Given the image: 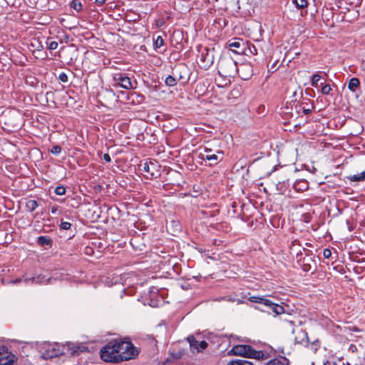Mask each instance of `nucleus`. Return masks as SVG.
<instances>
[{
	"mask_svg": "<svg viewBox=\"0 0 365 365\" xmlns=\"http://www.w3.org/2000/svg\"><path fill=\"white\" fill-rule=\"evenodd\" d=\"M134 349L129 341L112 340L101 349L100 354L103 361L118 363L132 359Z\"/></svg>",
	"mask_w": 365,
	"mask_h": 365,
	"instance_id": "obj_1",
	"label": "nucleus"
},
{
	"mask_svg": "<svg viewBox=\"0 0 365 365\" xmlns=\"http://www.w3.org/2000/svg\"><path fill=\"white\" fill-rule=\"evenodd\" d=\"M217 68L219 74L222 77L227 78L228 83H230V78H234L237 73V63L230 56L221 57ZM225 85H227V83Z\"/></svg>",
	"mask_w": 365,
	"mask_h": 365,
	"instance_id": "obj_2",
	"label": "nucleus"
},
{
	"mask_svg": "<svg viewBox=\"0 0 365 365\" xmlns=\"http://www.w3.org/2000/svg\"><path fill=\"white\" fill-rule=\"evenodd\" d=\"M230 352L233 355L256 359H259L263 356V353L261 351H256L251 346L245 344L234 346Z\"/></svg>",
	"mask_w": 365,
	"mask_h": 365,
	"instance_id": "obj_3",
	"label": "nucleus"
},
{
	"mask_svg": "<svg viewBox=\"0 0 365 365\" xmlns=\"http://www.w3.org/2000/svg\"><path fill=\"white\" fill-rule=\"evenodd\" d=\"M87 348L83 344H75L72 342H66L62 346V350H57L55 356L63 354H71L72 356H77L80 353L85 351Z\"/></svg>",
	"mask_w": 365,
	"mask_h": 365,
	"instance_id": "obj_4",
	"label": "nucleus"
},
{
	"mask_svg": "<svg viewBox=\"0 0 365 365\" xmlns=\"http://www.w3.org/2000/svg\"><path fill=\"white\" fill-rule=\"evenodd\" d=\"M199 63L202 68H208L214 63L215 50L207 47L202 48L200 50Z\"/></svg>",
	"mask_w": 365,
	"mask_h": 365,
	"instance_id": "obj_5",
	"label": "nucleus"
},
{
	"mask_svg": "<svg viewBox=\"0 0 365 365\" xmlns=\"http://www.w3.org/2000/svg\"><path fill=\"white\" fill-rule=\"evenodd\" d=\"M249 300L252 302L262 304L268 307L277 315H279L284 312V309L282 306L275 304L268 299L259 296H252L249 297Z\"/></svg>",
	"mask_w": 365,
	"mask_h": 365,
	"instance_id": "obj_6",
	"label": "nucleus"
},
{
	"mask_svg": "<svg viewBox=\"0 0 365 365\" xmlns=\"http://www.w3.org/2000/svg\"><path fill=\"white\" fill-rule=\"evenodd\" d=\"M172 73L182 84L186 83L190 79L189 68L183 63L176 65L173 69Z\"/></svg>",
	"mask_w": 365,
	"mask_h": 365,
	"instance_id": "obj_7",
	"label": "nucleus"
},
{
	"mask_svg": "<svg viewBox=\"0 0 365 365\" xmlns=\"http://www.w3.org/2000/svg\"><path fill=\"white\" fill-rule=\"evenodd\" d=\"M16 357L4 346H0V365H14Z\"/></svg>",
	"mask_w": 365,
	"mask_h": 365,
	"instance_id": "obj_8",
	"label": "nucleus"
},
{
	"mask_svg": "<svg viewBox=\"0 0 365 365\" xmlns=\"http://www.w3.org/2000/svg\"><path fill=\"white\" fill-rule=\"evenodd\" d=\"M187 341L193 353H199L207 347V343L205 341L203 340L199 342L192 335L187 336Z\"/></svg>",
	"mask_w": 365,
	"mask_h": 365,
	"instance_id": "obj_9",
	"label": "nucleus"
},
{
	"mask_svg": "<svg viewBox=\"0 0 365 365\" xmlns=\"http://www.w3.org/2000/svg\"><path fill=\"white\" fill-rule=\"evenodd\" d=\"M243 80L250 79L253 75L252 66L250 63H243L237 66V73Z\"/></svg>",
	"mask_w": 365,
	"mask_h": 365,
	"instance_id": "obj_10",
	"label": "nucleus"
},
{
	"mask_svg": "<svg viewBox=\"0 0 365 365\" xmlns=\"http://www.w3.org/2000/svg\"><path fill=\"white\" fill-rule=\"evenodd\" d=\"M154 168L155 165L151 162H148L147 160H145L143 163L140 162V163L138 164V171H143V175L147 179L154 175L153 172Z\"/></svg>",
	"mask_w": 365,
	"mask_h": 365,
	"instance_id": "obj_11",
	"label": "nucleus"
},
{
	"mask_svg": "<svg viewBox=\"0 0 365 365\" xmlns=\"http://www.w3.org/2000/svg\"><path fill=\"white\" fill-rule=\"evenodd\" d=\"M293 333L296 334L294 337L296 343L303 346H307L308 344V336L306 331H304L302 329H299L296 331L294 330Z\"/></svg>",
	"mask_w": 365,
	"mask_h": 365,
	"instance_id": "obj_12",
	"label": "nucleus"
},
{
	"mask_svg": "<svg viewBox=\"0 0 365 365\" xmlns=\"http://www.w3.org/2000/svg\"><path fill=\"white\" fill-rule=\"evenodd\" d=\"M300 265L303 271L306 272L314 270L316 267V263L314 260L310 257H304L302 259Z\"/></svg>",
	"mask_w": 365,
	"mask_h": 365,
	"instance_id": "obj_13",
	"label": "nucleus"
},
{
	"mask_svg": "<svg viewBox=\"0 0 365 365\" xmlns=\"http://www.w3.org/2000/svg\"><path fill=\"white\" fill-rule=\"evenodd\" d=\"M204 153H201L202 158L203 160L213 161L215 164H217L218 157L216 154L211 153L212 150L207 148H205Z\"/></svg>",
	"mask_w": 365,
	"mask_h": 365,
	"instance_id": "obj_14",
	"label": "nucleus"
},
{
	"mask_svg": "<svg viewBox=\"0 0 365 365\" xmlns=\"http://www.w3.org/2000/svg\"><path fill=\"white\" fill-rule=\"evenodd\" d=\"M360 87V81L356 77L351 78L348 83V88L352 92L355 93Z\"/></svg>",
	"mask_w": 365,
	"mask_h": 365,
	"instance_id": "obj_15",
	"label": "nucleus"
},
{
	"mask_svg": "<svg viewBox=\"0 0 365 365\" xmlns=\"http://www.w3.org/2000/svg\"><path fill=\"white\" fill-rule=\"evenodd\" d=\"M265 365H289V360L285 357L274 359L269 361Z\"/></svg>",
	"mask_w": 365,
	"mask_h": 365,
	"instance_id": "obj_16",
	"label": "nucleus"
},
{
	"mask_svg": "<svg viewBox=\"0 0 365 365\" xmlns=\"http://www.w3.org/2000/svg\"><path fill=\"white\" fill-rule=\"evenodd\" d=\"M347 178L352 182H360L365 180V171H363L358 174L351 175Z\"/></svg>",
	"mask_w": 365,
	"mask_h": 365,
	"instance_id": "obj_17",
	"label": "nucleus"
},
{
	"mask_svg": "<svg viewBox=\"0 0 365 365\" xmlns=\"http://www.w3.org/2000/svg\"><path fill=\"white\" fill-rule=\"evenodd\" d=\"M37 242L41 246H51L52 245V240L46 236L38 237Z\"/></svg>",
	"mask_w": 365,
	"mask_h": 365,
	"instance_id": "obj_18",
	"label": "nucleus"
},
{
	"mask_svg": "<svg viewBox=\"0 0 365 365\" xmlns=\"http://www.w3.org/2000/svg\"><path fill=\"white\" fill-rule=\"evenodd\" d=\"M49 280H50V278H46V276L39 274V275L32 278V283H35V284L48 283Z\"/></svg>",
	"mask_w": 365,
	"mask_h": 365,
	"instance_id": "obj_19",
	"label": "nucleus"
},
{
	"mask_svg": "<svg viewBox=\"0 0 365 365\" xmlns=\"http://www.w3.org/2000/svg\"><path fill=\"white\" fill-rule=\"evenodd\" d=\"M153 46L155 50L158 51V49H160L164 44V40L160 36H158L156 38L153 39Z\"/></svg>",
	"mask_w": 365,
	"mask_h": 365,
	"instance_id": "obj_20",
	"label": "nucleus"
},
{
	"mask_svg": "<svg viewBox=\"0 0 365 365\" xmlns=\"http://www.w3.org/2000/svg\"><path fill=\"white\" fill-rule=\"evenodd\" d=\"M178 81L176 79V78L172 73V75H169L165 78V83L166 84V86L172 87V86H175L177 84Z\"/></svg>",
	"mask_w": 365,
	"mask_h": 365,
	"instance_id": "obj_21",
	"label": "nucleus"
},
{
	"mask_svg": "<svg viewBox=\"0 0 365 365\" xmlns=\"http://www.w3.org/2000/svg\"><path fill=\"white\" fill-rule=\"evenodd\" d=\"M38 207V202L35 200H29L26 203V207L28 211L34 212L35 209Z\"/></svg>",
	"mask_w": 365,
	"mask_h": 365,
	"instance_id": "obj_22",
	"label": "nucleus"
},
{
	"mask_svg": "<svg viewBox=\"0 0 365 365\" xmlns=\"http://www.w3.org/2000/svg\"><path fill=\"white\" fill-rule=\"evenodd\" d=\"M70 6L77 11H81L83 8L81 0H72L70 3Z\"/></svg>",
	"mask_w": 365,
	"mask_h": 365,
	"instance_id": "obj_23",
	"label": "nucleus"
},
{
	"mask_svg": "<svg viewBox=\"0 0 365 365\" xmlns=\"http://www.w3.org/2000/svg\"><path fill=\"white\" fill-rule=\"evenodd\" d=\"M227 365H254L252 362L247 360L238 359L230 361Z\"/></svg>",
	"mask_w": 365,
	"mask_h": 365,
	"instance_id": "obj_24",
	"label": "nucleus"
},
{
	"mask_svg": "<svg viewBox=\"0 0 365 365\" xmlns=\"http://www.w3.org/2000/svg\"><path fill=\"white\" fill-rule=\"evenodd\" d=\"M242 43V41L241 39L235 40L232 42L229 43V47L232 51H234L233 48H240Z\"/></svg>",
	"mask_w": 365,
	"mask_h": 365,
	"instance_id": "obj_25",
	"label": "nucleus"
},
{
	"mask_svg": "<svg viewBox=\"0 0 365 365\" xmlns=\"http://www.w3.org/2000/svg\"><path fill=\"white\" fill-rule=\"evenodd\" d=\"M320 79H321V76L318 73H316L315 74H314L312 76V80H311L312 86L315 87V88H317L318 87V83L320 81Z\"/></svg>",
	"mask_w": 365,
	"mask_h": 365,
	"instance_id": "obj_26",
	"label": "nucleus"
},
{
	"mask_svg": "<svg viewBox=\"0 0 365 365\" xmlns=\"http://www.w3.org/2000/svg\"><path fill=\"white\" fill-rule=\"evenodd\" d=\"M121 86L122 87L128 89L132 87V83L130 79L128 77L123 78L121 80Z\"/></svg>",
	"mask_w": 365,
	"mask_h": 365,
	"instance_id": "obj_27",
	"label": "nucleus"
},
{
	"mask_svg": "<svg viewBox=\"0 0 365 365\" xmlns=\"http://www.w3.org/2000/svg\"><path fill=\"white\" fill-rule=\"evenodd\" d=\"M293 2L299 9H303L307 6V0H293Z\"/></svg>",
	"mask_w": 365,
	"mask_h": 365,
	"instance_id": "obj_28",
	"label": "nucleus"
},
{
	"mask_svg": "<svg viewBox=\"0 0 365 365\" xmlns=\"http://www.w3.org/2000/svg\"><path fill=\"white\" fill-rule=\"evenodd\" d=\"M143 217L145 218V220H147L149 222H152V217L150 215H140V217H138V225L142 223L145 224V221L142 219Z\"/></svg>",
	"mask_w": 365,
	"mask_h": 365,
	"instance_id": "obj_29",
	"label": "nucleus"
},
{
	"mask_svg": "<svg viewBox=\"0 0 365 365\" xmlns=\"http://www.w3.org/2000/svg\"><path fill=\"white\" fill-rule=\"evenodd\" d=\"M54 192L57 195H63L66 193V188L64 186L60 185L55 188Z\"/></svg>",
	"mask_w": 365,
	"mask_h": 365,
	"instance_id": "obj_30",
	"label": "nucleus"
},
{
	"mask_svg": "<svg viewBox=\"0 0 365 365\" xmlns=\"http://www.w3.org/2000/svg\"><path fill=\"white\" fill-rule=\"evenodd\" d=\"M331 91V88L330 85L325 84L322 86V88L321 89V93L323 95H329Z\"/></svg>",
	"mask_w": 365,
	"mask_h": 365,
	"instance_id": "obj_31",
	"label": "nucleus"
},
{
	"mask_svg": "<svg viewBox=\"0 0 365 365\" xmlns=\"http://www.w3.org/2000/svg\"><path fill=\"white\" fill-rule=\"evenodd\" d=\"M143 77H142V81L144 83V85L147 87V88H149L151 86L150 85V78L148 76L145 75V73H143Z\"/></svg>",
	"mask_w": 365,
	"mask_h": 365,
	"instance_id": "obj_32",
	"label": "nucleus"
},
{
	"mask_svg": "<svg viewBox=\"0 0 365 365\" xmlns=\"http://www.w3.org/2000/svg\"><path fill=\"white\" fill-rule=\"evenodd\" d=\"M346 1L354 7L359 6L361 4L362 0H346Z\"/></svg>",
	"mask_w": 365,
	"mask_h": 365,
	"instance_id": "obj_33",
	"label": "nucleus"
},
{
	"mask_svg": "<svg viewBox=\"0 0 365 365\" xmlns=\"http://www.w3.org/2000/svg\"><path fill=\"white\" fill-rule=\"evenodd\" d=\"M61 152V148L59 145H54L51 150V153L55 155H58Z\"/></svg>",
	"mask_w": 365,
	"mask_h": 365,
	"instance_id": "obj_34",
	"label": "nucleus"
},
{
	"mask_svg": "<svg viewBox=\"0 0 365 365\" xmlns=\"http://www.w3.org/2000/svg\"><path fill=\"white\" fill-rule=\"evenodd\" d=\"M60 227L62 230H68L71 228V224L68 222H63L62 221L61 222Z\"/></svg>",
	"mask_w": 365,
	"mask_h": 365,
	"instance_id": "obj_35",
	"label": "nucleus"
},
{
	"mask_svg": "<svg viewBox=\"0 0 365 365\" xmlns=\"http://www.w3.org/2000/svg\"><path fill=\"white\" fill-rule=\"evenodd\" d=\"M58 79L61 81V82H63V83H66L68 81V76L62 72L59 74L58 76Z\"/></svg>",
	"mask_w": 365,
	"mask_h": 365,
	"instance_id": "obj_36",
	"label": "nucleus"
},
{
	"mask_svg": "<svg viewBox=\"0 0 365 365\" xmlns=\"http://www.w3.org/2000/svg\"><path fill=\"white\" fill-rule=\"evenodd\" d=\"M323 256L326 259H329L331 256V251L329 249H324L323 251Z\"/></svg>",
	"mask_w": 365,
	"mask_h": 365,
	"instance_id": "obj_37",
	"label": "nucleus"
},
{
	"mask_svg": "<svg viewBox=\"0 0 365 365\" xmlns=\"http://www.w3.org/2000/svg\"><path fill=\"white\" fill-rule=\"evenodd\" d=\"M58 43L56 41H51L50 43H49V46H48V48L50 50H55L58 47Z\"/></svg>",
	"mask_w": 365,
	"mask_h": 365,
	"instance_id": "obj_38",
	"label": "nucleus"
},
{
	"mask_svg": "<svg viewBox=\"0 0 365 365\" xmlns=\"http://www.w3.org/2000/svg\"><path fill=\"white\" fill-rule=\"evenodd\" d=\"M314 108V106H312L311 108H306L305 107L303 108V113L305 115H308L312 113V109Z\"/></svg>",
	"mask_w": 365,
	"mask_h": 365,
	"instance_id": "obj_39",
	"label": "nucleus"
},
{
	"mask_svg": "<svg viewBox=\"0 0 365 365\" xmlns=\"http://www.w3.org/2000/svg\"><path fill=\"white\" fill-rule=\"evenodd\" d=\"M299 245L296 243V241L295 242H293L292 245L290 246V250H291V252H297V249H296V247L298 246Z\"/></svg>",
	"mask_w": 365,
	"mask_h": 365,
	"instance_id": "obj_40",
	"label": "nucleus"
},
{
	"mask_svg": "<svg viewBox=\"0 0 365 365\" xmlns=\"http://www.w3.org/2000/svg\"><path fill=\"white\" fill-rule=\"evenodd\" d=\"M103 158L105 161L108 162V163H110L111 161V158L109 155V154L108 153H105L103 156Z\"/></svg>",
	"mask_w": 365,
	"mask_h": 365,
	"instance_id": "obj_41",
	"label": "nucleus"
},
{
	"mask_svg": "<svg viewBox=\"0 0 365 365\" xmlns=\"http://www.w3.org/2000/svg\"><path fill=\"white\" fill-rule=\"evenodd\" d=\"M126 294H130V295H133L135 294V291H133V289L132 288H128L127 289L125 290Z\"/></svg>",
	"mask_w": 365,
	"mask_h": 365,
	"instance_id": "obj_42",
	"label": "nucleus"
},
{
	"mask_svg": "<svg viewBox=\"0 0 365 365\" xmlns=\"http://www.w3.org/2000/svg\"><path fill=\"white\" fill-rule=\"evenodd\" d=\"M150 342L151 346H156L157 341L154 338H150Z\"/></svg>",
	"mask_w": 365,
	"mask_h": 365,
	"instance_id": "obj_43",
	"label": "nucleus"
},
{
	"mask_svg": "<svg viewBox=\"0 0 365 365\" xmlns=\"http://www.w3.org/2000/svg\"><path fill=\"white\" fill-rule=\"evenodd\" d=\"M350 331H355V332H359L360 330L356 327H352L349 328Z\"/></svg>",
	"mask_w": 365,
	"mask_h": 365,
	"instance_id": "obj_44",
	"label": "nucleus"
},
{
	"mask_svg": "<svg viewBox=\"0 0 365 365\" xmlns=\"http://www.w3.org/2000/svg\"><path fill=\"white\" fill-rule=\"evenodd\" d=\"M57 210H58V207H57V206H53V207H52V208H51V212H52L53 214H55V213L57 212Z\"/></svg>",
	"mask_w": 365,
	"mask_h": 365,
	"instance_id": "obj_45",
	"label": "nucleus"
},
{
	"mask_svg": "<svg viewBox=\"0 0 365 365\" xmlns=\"http://www.w3.org/2000/svg\"><path fill=\"white\" fill-rule=\"evenodd\" d=\"M105 1H106V0H96V2L98 5H102Z\"/></svg>",
	"mask_w": 365,
	"mask_h": 365,
	"instance_id": "obj_46",
	"label": "nucleus"
},
{
	"mask_svg": "<svg viewBox=\"0 0 365 365\" xmlns=\"http://www.w3.org/2000/svg\"><path fill=\"white\" fill-rule=\"evenodd\" d=\"M138 140H143L144 139V135L143 134H138Z\"/></svg>",
	"mask_w": 365,
	"mask_h": 365,
	"instance_id": "obj_47",
	"label": "nucleus"
},
{
	"mask_svg": "<svg viewBox=\"0 0 365 365\" xmlns=\"http://www.w3.org/2000/svg\"><path fill=\"white\" fill-rule=\"evenodd\" d=\"M324 365H337L336 363L334 362H329V361H327Z\"/></svg>",
	"mask_w": 365,
	"mask_h": 365,
	"instance_id": "obj_48",
	"label": "nucleus"
},
{
	"mask_svg": "<svg viewBox=\"0 0 365 365\" xmlns=\"http://www.w3.org/2000/svg\"><path fill=\"white\" fill-rule=\"evenodd\" d=\"M140 50H143V51H146V47H145V45H142V46H140Z\"/></svg>",
	"mask_w": 365,
	"mask_h": 365,
	"instance_id": "obj_49",
	"label": "nucleus"
},
{
	"mask_svg": "<svg viewBox=\"0 0 365 365\" xmlns=\"http://www.w3.org/2000/svg\"><path fill=\"white\" fill-rule=\"evenodd\" d=\"M150 202V201L145 202H144V203H143V202H142V203H141V205H142V206H145V207H147V206H148V202Z\"/></svg>",
	"mask_w": 365,
	"mask_h": 365,
	"instance_id": "obj_50",
	"label": "nucleus"
},
{
	"mask_svg": "<svg viewBox=\"0 0 365 365\" xmlns=\"http://www.w3.org/2000/svg\"><path fill=\"white\" fill-rule=\"evenodd\" d=\"M86 250L91 251V250H92V249H91V248H90V247H86Z\"/></svg>",
	"mask_w": 365,
	"mask_h": 365,
	"instance_id": "obj_51",
	"label": "nucleus"
},
{
	"mask_svg": "<svg viewBox=\"0 0 365 365\" xmlns=\"http://www.w3.org/2000/svg\"><path fill=\"white\" fill-rule=\"evenodd\" d=\"M86 254H90V251L86 250Z\"/></svg>",
	"mask_w": 365,
	"mask_h": 365,
	"instance_id": "obj_52",
	"label": "nucleus"
},
{
	"mask_svg": "<svg viewBox=\"0 0 365 365\" xmlns=\"http://www.w3.org/2000/svg\"><path fill=\"white\" fill-rule=\"evenodd\" d=\"M255 50L256 51V48L254 47V50H252V52H255Z\"/></svg>",
	"mask_w": 365,
	"mask_h": 365,
	"instance_id": "obj_53",
	"label": "nucleus"
},
{
	"mask_svg": "<svg viewBox=\"0 0 365 365\" xmlns=\"http://www.w3.org/2000/svg\"><path fill=\"white\" fill-rule=\"evenodd\" d=\"M255 50L256 51V48L254 47V50H252V52H255Z\"/></svg>",
	"mask_w": 365,
	"mask_h": 365,
	"instance_id": "obj_54",
	"label": "nucleus"
},
{
	"mask_svg": "<svg viewBox=\"0 0 365 365\" xmlns=\"http://www.w3.org/2000/svg\"><path fill=\"white\" fill-rule=\"evenodd\" d=\"M138 98H139V97L143 98V96H140V95H139V94L138 95Z\"/></svg>",
	"mask_w": 365,
	"mask_h": 365,
	"instance_id": "obj_55",
	"label": "nucleus"
},
{
	"mask_svg": "<svg viewBox=\"0 0 365 365\" xmlns=\"http://www.w3.org/2000/svg\"><path fill=\"white\" fill-rule=\"evenodd\" d=\"M346 365H351L349 363H347Z\"/></svg>",
	"mask_w": 365,
	"mask_h": 365,
	"instance_id": "obj_56",
	"label": "nucleus"
}]
</instances>
